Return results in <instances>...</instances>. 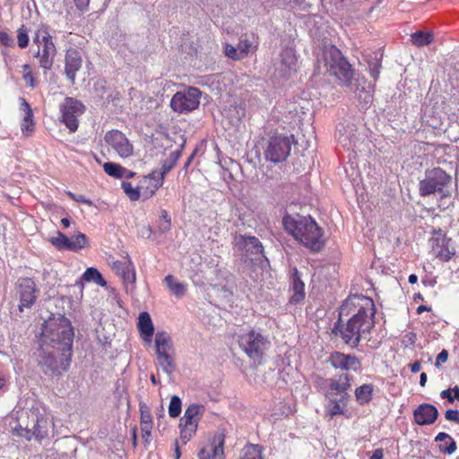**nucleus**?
<instances>
[{
    "instance_id": "f257e3e1",
    "label": "nucleus",
    "mask_w": 459,
    "mask_h": 459,
    "mask_svg": "<svg viewBox=\"0 0 459 459\" xmlns=\"http://www.w3.org/2000/svg\"><path fill=\"white\" fill-rule=\"evenodd\" d=\"M375 314L376 307L372 299L363 295L351 296L342 302L339 319L332 332L344 343L355 348L361 338L373 329Z\"/></svg>"
},
{
    "instance_id": "f03ea898",
    "label": "nucleus",
    "mask_w": 459,
    "mask_h": 459,
    "mask_svg": "<svg viewBox=\"0 0 459 459\" xmlns=\"http://www.w3.org/2000/svg\"><path fill=\"white\" fill-rule=\"evenodd\" d=\"M323 60L326 71L335 76L343 86L355 92L359 98H362L361 93H364L363 100L366 104L372 100L370 83L359 75L354 76L351 65L336 47L325 46L323 50Z\"/></svg>"
},
{
    "instance_id": "7ed1b4c3",
    "label": "nucleus",
    "mask_w": 459,
    "mask_h": 459,
    "mask_svg": "<svg viewBox=\"0 0 459 459\" xmlns=\"http://www.w3.org/2000/svg\"><path fill=\"white\" fill-rule=\"evenodd\" d=\"M282 222L285 230L305 247L316 252L324 247L323 230L311 216L287 215Z\"/></svg>"
},
{
    "instance_id": "20e7f679",
    "label": "nucleus",
    "mask_w": 459,
    "mask_h": 459,
    "mask_svg": "<svg viewBox=\"0 0 459 459\" xmlns=\"http://www.w3.org/2000/svg\"><path fill=\"white\" fill-rule=\"evenodd\" d=\"M238 342L241 351L256 365L262 364L266 352L271 348L269 336L259 329L242 333Z\"/></svg>"
},
{
    "instance_id": "39448f33",
    "label": "nucleus",
    "mask_w": 459,
    "mask_h": 459,
    "mask_svg": "<svg viewBox=\"0 0 459 459\" xmlns=\"http://www.w3.org/2000/svg\"><path fill=\"white\" fill-rule=\"evenodd\" d=\"M27 414V420L19 423L13 428V434L22 437L26 440L32 437L40 441L48 437L51 422L48 417L41 414L37 409L30 410Z\"/></svg>"
},
{
    "instance_id": "423d86ee",
    "label": "nucleus",
    "mask_w": 459,
    "mask_h": 459,
    "mask_svg": "<svg viewBox=\"0 0 459 459\" xmlns=\"http://www.w3.org/2000/svg\"><path fill=\"white\" fill-rule=\"evenodd\" d=\"M451 176L440 168H434L426 170L424 178L419 183V192L421 196L439 194L443 199L451 195Z\"/></svg>"
},
{
    "instance_id": "0eeeda50",
    "label": "nucleus",
    "mask_w": 459,
    "mask_h": 459,
    "mask_svg": "<svg viewBox=\"0 0 459 459\" xmlns=\"http://www.w3.org/2000/svg\"><path fill=\"white\" fill-rule=\"evenodd\" d=\"M33 43L38 47L34 56L46 74L51 70L56 55V48L49 33L48 26L42 24L38 28L33 37Z\"/></svg>"
},
{
    "instance_id": "6e6552de",
    "label": "nucleus",
    "mask_w": 459,
    "mask_h": 459,
    "mask_svg": "<svg viewBox=\"0 0 459 459\" xmlns=\"http://www.w3.org/2000/svg\"><path fill=\"white\" fill-rule=\"evenodd\" d=\"M57 325H49L48 338L54 343V349L57 352H62L61 356H65L67 353V357H71L74 340L73 327L70 321L65 316L59 317Z\"/></svg>"
},
{
    "instance_id": "1a4fd4ad",
    "label": "nucleus",
    "mask_w": 459,
    "mask_h": 459,
    "mask_svg": "<svg viewBox=\"0 0 459 459\" xmlns=\"http://www.w3.org/2000/svg\"><path fill=\"white\" fill-rule=\"evenodd\" d=\"M157 363L162 371L171 375L176 368L175 352L170 335L166 332H158L155 335Z\"/></svg>"
},
{
    "instance_id": "9d476101",
    "label": "nucleus",
    "mask_w": 459,
    "mask_h": 459,
    "mask_svg": "<svg viewBox=\"0 0 459 459\" xmlns=\"http://www.w3.org/2000/svg\"><path fill=\"white\" fill-rule=\"evenodd\" d=\"M205 411V407L199 403H191L186 409L180 419V440L186 444L195 434L201 418Z\"/></svg>"
},
{
    "instance_id": "9b49d317",
    "label": "nucleus",
    "mask_w": 459,
    "mask_h": 459,
    "mask_svg": "<svg viewBox=\"0 0 459 459\" xmlns=\"http://www.w3.org/2000/svg\"><path fill=\"white\" fill-rule=\"evenodd\" d=\"M291 138L284 134L272 135L264 149V157L274 163L284 161L290 153Z\"/></svg>"
},
{
    "instance_id": "f8f14e48",
    "label": "nucleus",
    "mask_w": 459,
    "mask_h": 459,
    "mask_svg": "<svg viewBox=\"0 0 459 459\" xmlns=\"http://www.w3.org/2000/svg\"><path fill=\"white\" fill-rule=\"evenodd\" d=\"M201 91L195 87H187L175 93L170 100L171 108L179 114L196 109L200 104Z\"/></svg>"
},
{
    "instance_id": "ddd939ff",
    "label": "nucleus",
    "mask_w": 459,
    "mask_h": 459,
    "mask_svg": "<svg viewBox=\"0 0 459 459\" xmlns=\"http://www.w3.org/2000/svg\"><path fill=\"white\" fill-rule=\"evenodd\" d=\"M235 247L240 253L241 259L245 264L257 260L264 253V247L255 237L238 235L234 239Z\"/></svg>"
},
{
    "instance_id": "4468645a",
    "label": "nucleus",
    "mask_w": 459,
    "mask_h": 459,
    "mask_svg": "<svg viewBox=\"0 0 459 459\" xmlns=\"http://www.w3.org/2000/svg\"><path fill=\"white\" fill-rule=\"evenodd\" d=\"M84 110L85 107L81 101L67 97L60 105L61 121L71 132H75L78 128V117Z\"/></svg>"
},
{
    "instance_id": "2eb2a0df",
    "label": "nucleus",
    "mask_w": 459,
    "mask_h": 459,
    "mask_svg": "<svg viewBox=\"0 0 459 459\" xmlns=\"http://www.w3.org/2000/svg\"><path fill=\"white\" fill-rule=\"evenodd\" d=\"M16 295L19 297L18 308L21 312L24 308H30L37 299L35 282L30 278L20 279L16 284Z\"/></svg>"
},
{
    "instance_id": "dca6fc26",
    "label": "nucleus",
    "mask_w": 459,
    "mask_h": 459,
    "mask_svg": "<svg viewBox=\"0 0 459 459\" xmlns=\"http://www.w3.org/2000/svg\"><path fill=\"white\" fill-rule=\"evenodd\" d=\"M104 140L121 158H127L133 154V144L122 132L108 131Z\"/></svg>"
},
{
    "instance_id": "f3484780",
    "label": "nucleus",
    "mask_w": 459,
    "mask_h": 459,
    "mask_svg": "<svg viewBox=\"0 0 459 459\" xmlns=\"http://www.w3.org/2000/svg\"><path fill=\"white\" fill-rule=\"evenodd\" d=\"M70 360L71 357H67V354L57 359L54 353L43 352L39 364L46 374L50 373L57 376L61 374V370L65 371L68 368Z\"/></svg>"
},
{
    "instance_id": "a211bd4d",
    "label": "nucleus",
    "mask_w": 459,
    "mask_h": 459,
    "mask_svg": "<svg viewBox=\"0 0 459 459\" xmlns=\"http://www.w3.org/2000/svg\"><path fill=\"white\" fill-rule=\"evenodd\" d=\"M297 58L293 49L286 48L281 51L279 60L274 64V75L280 78L290 76L296 70Z\"/></svg>"
},
{
    "instance_id": "6ab92c4d",
    "label": "nucleus",
    "mask_w": 459,
    "mask_h": 459,
    "mask_svg": "<svg viewBox=\"0 0 459 459\" xmlns=\"http://www.w3.org/2000/svg\"><path fill=\"white\" fill-rule=\"evenodd\" d=\"M82 65V56L79 50L70 48L65 56V74L72 84L75 82L76 73Z\"/></svg>"
},
{
    "instance_id": "aec40b11",
    "label": "nucleus",
    "mask_w": 459,
    "mask_h": 459,
    "mask_svg": "<svg viewBox=\"0 0 459 459\" xmlns=\"http://www.w3.org/2000/svg\"><path fill=\"white\" fill-rule=\"evenodd\" d=\"M329 361L333 368L342 370H352L356 372L361 368V363L356 356L346 355L341 352L333 353L329 358Z\"/></svg>"
},
{
    "instance_id": "412c9836",
    "label": "nucleus",
    "mask_w": 459,
    "mask_h": 459,
    "mask_svg": "<svg viewBox=\"0 0 459 459\" xmlns=\"http://www.w3.org/2000/svg\"><path fill=\"white\" fill-rule=\"evenodd\" d=\"M413 416L418 425H430L437 419L438 411L432 404L423 403L415 409Z\"/></svg>"
},
{
    "instance_id": "4be33fe9",
    "label": "nucleus",
    "mask_w": 459,
    "mask_h": 459,
    "mask_svg": "<svg viewBox=\"0 0 459 459\" xmlns=\"http://www.w3.org/2000/svg\"><path fill=\"white\" fill-rule=\"evenodd\" d=\"M336 138L344 148L351 149L354 147L356 145L355 126L353 124L339 125Z\"/></svg>"
},
{
    "instance_id": "5701e85b",
    "label": "nucleus",
    "mask_w": 459,
    "mask_h": 459,
    "mask_svg": "<svg viewBox=\"0 0 459 459\" xmlns=\"http://www.w3.org/2000/svg\"><path fill=\"white\" fill-rule=\"evenodd\" d=\"M173 163L166 160L160 171H153L147 176L145 179L146 183L152 182V180L154 181L152 186V195H154L155 192L162 186L164 176L173 168Z\"/></svg>"
},
{
    "instance_id": "b1692460",
    "label": "nucleus",
    "mask_w": 459,
    "mask_h": 459,
    "mask_svg": "<svg viewBox=\"0 0 459 459\" xmlns=\"http://www.w3.org/2000/svg\"><path fill=\"white\" fill-rule=\"evenodd\" d=\"M138 329L143 339L150 342L154 333V327L148 312L140 313L138 316Z\"/></svg>"
},
{
    "instance_id": "393cba45",
    "label": "nucleus",
    "mask_w": 459,
    "mask_h": 459,
    "mask_svg": "<svg viewBox=\"0 0 459 459\" xmlns=\"http://www.w3.org/2000/svg\"><path fill=\"white\" fill-rule=\"evenodd\" d=\"M350 381L351 378L348 374H342L337 378L331 379L329 385V395L333 396L334 394H337L342 396V394H348L346 390L351 386Z\"/></svg>"
},
{
    "instance_id": "a878e982",
    "label": "nucleus",
    "mask_w": 459,
    "mask_h": 459,
    "mask_svg": "<svg viewBox=\"0 0 459 459\" xmlns=\"http://www.w3.org/2000/svg\"><path fill=\"white\" fill-rule=\"evenodd\" d=\"M82 281H93L97 283L100 286H105L107 284L106 281L103 279L100 273L93 267L88 268L82 274L81 280L77 281L74 284L75 287H78L80 289V291L82 292L83 288Z\"/></svg>"
},
{
    "instance_id": "bb28decb",
    "label": "nucleus",
    "mask_w": 459,
    "mask_h": 459,
    "mask_svg": "<svg viewBox=\"0 0 459 459\" xmlns=\"http://www.w3.org/2000/svg\"><path fill=\"white\" fill-rule=\"evenodd\" d=\"M348 394H342L338 398L330 397L329 403L326 405V412L331 416L342 415L347 406Z\"/></svg>"
},
{
    "instance_id": "cd10ccee",
    "label": "nucleus",
    "mask_w": 459,
    "mask_h": 459,
    "mask_svg": "<svg viewBox=\"0 0 459 459\" xmlns=\"http://www.w3.org/2000/svg\"><path fill=\"white\" fill-rule=\"evenodd\" d=\"M435 441L439 443L438 448L443 454L452 455L456 450V443L445 432L438 433Z\"/></svg>"
},
{
    "instance_id": "c85d7f7f",
    "label": "nucleus",
    "mask_w": 459,
    "mask_h": 459,
    "mask_svg": "<svg viewBox=\"0 0 459 459\" xmlns=\"http://www.w3.org/2000/svg\"><path fill=\"white\" fill-rule=\"evenodd\" d=\"M292 290L294 291V294L291 297L292 302H299L304 299L305 285L300 279L299 273L297 270H295L292 275Z\"/></svg>"
},
{
    "instance_id": "c756f323",
    "label": "nucleus",
    "mask_w": 459,
    "mask_h": 459,
    "mask_svg": "<svg viewBox=\"0 0 459 459\" xmlns=\"http://www.w3.org/2000/svg\"><path fill=\"white\" fill-rule=\"evenodd\" d=\"M68 241V250L73 252H78L86 247L89 244V239L86 235L79 231L69 238Z\"/></svg>"
},
{
    "instance_id": "7c9ffc66",
    "label": "nucleus",
    "mask_w": 459,
    "mask_h": 459,
    "mask_svg": "<svg viewBox=\"0 0 459 459\" xmlns=\"http://www.w3.org/2000/svg\"><path fill=\"white\" fill-rule=\"evenodd\" d=\"M164 282L177 298H182L185 295L186 286L178 281L173 275H167L164 279Z\"/></svg>"
},
{
    "instance_id": "2f4dec72",
    "label": "nucleus",
    "mask_w": 459,
    "mask_h": 459,
    "mask_svg": "<svg viewBox=\"0 0 459 459\" xmlns=\"http://www.w3.org/2000/svg\"><path fill=\"white\" fill-rule=\"evenodd\" d=\"M373 385L371 384H364L355 390V396L360 404L368 403L372 399Z\"/></svg>"
},
{
    "instance_id": "473e14b6",
    "label": "nucleus",
    "mask_w": 459,
    "mask_h": 459,
    "mask_svg": "<svg viewBox=\"0 0 459 459\" xmlns=\"http://www.w3.org/2000/svg\"><path fill=\"white\" fill-rule=\"evenodd\" d=\"M211 451L202 449L199 453L200 459H222L223 455V439L219 438L218 445L214 446Z\"/></svg>"
},
{
    "instance_id": "72a5a7b5",
    "label": "nucleus",
    "mask_w": 459,
    "mask_h": 459,
    "mask_svg": "<svg viewBox=\"0 0 459 459\" xmlns=\"http://www.w3.org/2000/svg\"><path fill=\"white\" fill-rule=\"evenodd\" d=\"M262 450L259 445H247L242 449L241 459H263Z\"/></svg>"
},
{
    "instance_id": "f704fd0d",
    "label": "nucleus",
    "mask_w": 459,
    "mask_h": 459,
    "mask_svg": "<svg viewBox=\"0 0 459 459\" xmlns=\"http://www.w3.org/2000/svg\"><path fill=\"white\" fill-rule=\"evenodd\" d=\"M432 40L433 35L429 32L419 30L411 35V41L417 47L428 46Z\"/></svg>"
},
{
    "instance_id": "c9c22d12",
    "label": "nucleus",
    "mask_w": 459,
    "mask_h": 459,
    "mask_svg": "<svg viewBox=\"0 0 459 459\" xmlns=\"http://www.w3.org/2000/svg\"><path fill=\"white\" fill-rule=\"evenodd\" d=\"M104 171L111 177L117 178H123V173H125V168L120 166L119 164H116L113 162H106L103 165Z\"/></svg>"
},
{
    "instance_id": "e433bc0d",
    "label": "nucleus",
    "mask_w": 459,
    "mask_h": 459,
    "mask_svg": "<svg viewBox=\"0 0 459 459\" xmlns=\"http://www.w3.org/2000/svg\"><path fill=\"white\" fill-rule=\"evenodd\" d=\"M22 108L25 112L23 122L22 123V130H30V126H32V111L28 102L22 99Z\"/></svg>"
},
{
    "instance_id": "4c0bfd02",
    "label": "nucleus",
    "mask_w": 459,
    "mask_h": 459,
    "mask_svg": "<svg viewBox=\"0 0 459 459\" xmlns=\"http://www.w3.org/2000/svg\"><path fill=\"white\" fill-rule=\"evenodd\" d=\"M68 240L69 238L60 231H57L56 235L50 238L51 244L58 250H68Z\"/></svg>"
},
{
    "instance_id": "58836bf2",
    "label": "nucleus",
    "mask_w": 459,
    "mask_h": 459,
    "mask_svg": "<svg viewBox=\"0 0 459 459\" xmlns=\"http://www.w3.org/2000/svg\"><path fill=\"white\" fill-rule=\"evenodd\" d=\"M182 403L178 395H173L169 405V414L171 418H177L181 413Z\"/></svg>"
},
{
    "instance_id": "ea45409f",
    "label": "nucleus",
    "mask_w": 459,
    "mask_h": 459,
    "mask_svg": "<svg viewBox=\"0 0 459 459\" xmlns=\"http://www.w3.org/2000/svg\"><path fill=\"white\" fill-rule=\"evenodd\" d=\"M133 265V263L128 255H126L124 261H115L112 264V269L118 274L122 275L126 273L127 269Z\"/></svg>"
},
{
    "instance_id": "a19ab883",
    "label": "nucleus",
    "mask_w": 459,
    "mask_h": 459,
    "mask_svg": "<svg viewBox=\"0 0 459 459\" xmlns=\"http://www.w3.org/2000/svg\"><path fill=\"white\" fill-rule=\"evenodd\" d=\"M121 187L131 201H136L140 198L138 188H134L130 182H122Z\"/></svg>"
},
{
    "instance_id": "79ce46f5",
    "label": "nucleus",
    "mask_w": 459,
    "mask_h": 459,
    "mask_svg": "<svg viewBox=\"0 0 459 459\" xmlns=\"http://www.w3.org/2000/svg\"><path fill=\"white\" fill-rule=\"evenodd\" d=\"M17 43L21 48H25L29 44L28 30L24 25L17 30Z\"/></svg>"
},
{
    "instance_id": "37998d69",
    "label": "nucleus",
    "mask_w": 459,
    "mask_h": 459,
    "mask_svg": "<svg viewBox=\"0 0 459 459\" xmlns=\"http://www.w3.org/2000/svg\"><path fill=\"white\" fill-rule=\"evenodd\" d=\"M237 47L241 58H244L250 52L252 42L247 39H240Z\"/></svg>"
},
{
    "instance_id": "c03bdc74",
    "label": "nucleus",
    "mask_w": 459,
    "mask_h": 459,
    "mask_svg": "<svg viewBox=\"0 0 459 459\" xmlns=\"http://www.w3.org/2000/svg\"><path fill=\"white\" fill-rule=\"evenodd\" d=\"M225 55L233 59V60H240L242 59L239 52L238 51V47H234L231 44L225 43L223 46Z\"/></svg>"
},
{
    "instance_id": "a18cd8bd",
    "label": "nucleus",
    "mask_w": 459,
    "mask_h": 459,
    "mask_svg": "<svg viewBox=\"0 0 459 459\" xmlns=\"http://www.w3.org/2000/svg\"><path fill=\"white\" fill-rule=\"evenodd\" d=\"M121 277L125 283H130L132 287H134L136 280L134 264L130 267V269H127L126 273L121 275Z\"/></svg>"
},
{
    "instance_id": "49530a36",
    "label": "nucleus",
    "mask_w": 459,
    "mask_h": 459,
    "mask_svg": "<svg viewBox=\"0 0 459 459\" xmlns=\"http://www.w3.org/2000/svg\"><path fill=\"white\" fill-rule=\"evenodd\" d=\"M141 423H152V418L149 407L144 403H140Z\"/></svg>"
},
{
    "instance_id": "de8ad7c7",
    "label": "nucleus",
    "mask_w": 459,
    "mask_h": 459,
    "mask_svg": "<svg viewBox=\"0 0 459 459\" xmlns=\"http://www.w3.org/2000/svg\"><path fill=\"white\" fill-rule=\"evenodd\" d=\"M0 43L5 47L13 46V39L4 30H0Z\"/></svg>"
},
{
    "instance_id": "09e8293b",
    "label": "nucleus",
    "mask_w": 459,
    "mask_h": 459,
    "mask_svg": "<svg viewBox=\"0 0 459 459\" xmlns=\"http://www.w3.org/2000/svg\"><path fill=\"white\" fill-rule=\"evenodd\" d=\"M445 417L447 420L459 423V411L457 410H447Z\"/></svg>"
},
{
    "instance_id": "8fccbe9b",
    "label": "nucleus",
    "mask_w": 459,
    "mask_h": 459,
    "mask_svg": "<svg viewBox=\"0 0 459 459\" xmlns=\"http://www.w3.org/2000/svg\"><path fill=\"white\" fill-rule=\"evenodd\" d=\"M22 78L25 83L28 84L30 88L34 89L37 86L36 81L31 72L24 73Z\"/></svg>"
},
{
    "instance_id": "3c124183",
    "label": "nucleus",
    "mask_w": 459,
    "mask_h": 459,
    "mask_svg": "<svg viewBox=\"0 0 459 459\" xmlns=\"http://www.w3.org/2000/svg\"><path fill=\"white\" fill-rule=\"evenodd\" d=\"M448 359V351L442 350V351L437 356L435 366L439 367L441 364L446 362Z\"/></svg>"
},
{
    "instance_id": "603ef678",
    "label": "nucleus",
    "mask_w": 459,
    "mask_h": 459,
    "mask_svg": "<svg viewBox=\"0 0 459 459\" xmlns=\"http://www.w3.org/2000/svg\"><path fill=\"white\" fill-rule=\"evenodd\" d=\"M159 230L161 233H165L170 230L171 220H159Z\"/></svg>"
},
{
    "instance_id": "864d4df0",
    "label": "nucleus",
    "mask_w": 459,
    "mask_h": 459,
    "mask_svg": "<svg viewBox=\"0 0 459 459\" xmlns=\"http://www.w3.org/2000/svg\"><path fill=\"white\" fill-rule=\"evenodd\" d=\"M451 391H452L451 389L443 390L440 393V396H441V398L446 399L449 403H453L455 402V398H454V396H452Z\"/></svg>"
},
{
    "instance_id": "5fc2aeb1",
    "label": "nucleus",
    "mask_w": 459,
    "mask_h": 459,
    "mask_svg": "<svg viewBox=\"0 0 459 459\" xmlns=\"http://www.w3.org/2000/svg\"><path fill=\"white\" fill-rule=\"evenodd\" d=\"M69 195L73 197L74 200H75L78 203H82V204H86L88 205H92V202L90 199L85 198L83 195L75 196L74 195H73L71 193Z\"/></svg>"
},
{
    "instance_id": "6e6d98bb",
    "label": "nucleus",
    "mask_w": 459,
    "mask_h": 459,
    "mask_svg": "<svg viewBox=\"0 0 459 459\" xmlns=\"http://www.w3.org/2000/svg\"><path fill=\"white\" fill-rule=\"evenodd\" d=\"M152 233V230L151 229V227L147 226V227H143L141 230H140V235L143 237V238H149L151 237Z\"/></svg>"
},
{
    "instance_id": "4d7b16f0",
    "label": "nucleus",
    "mask_w": 459,
    "mask_h": 459,
    "mask_svg": "<svg viewBox=\"0 0 459 459\" xmlns=\"http://www.w3.org/2000/svg\"><path fill=\"white\" fill-rule=\"evenodd\" d=\"M74 2L77 8L84 10L88 6L90 0H74Z\"/></svg>"
},
{
    "instance_id": "13d9d810",
    "label": "nucleus",
    "mask_w": 459,
    "mask_h": 459,
    "mask_svg": "<svg viewBox=\"0 0 459 459\" xmlns=\"http://www.w3.org/2000/svg\"><path fill=\"white\" fill-rule=\"evenodd\" d=\"M146 178H147V177H145V178H143V180L141 182V184H142V185H141V187H142V188L146 187V188L149 190L148 195L152 196V195L151 194V191H152V184H153V182H154V181L152 180V182H149V183L147 182V183H146V182H145Z\"/></svg>"
},
{
    "instance_id": "bf43d9fd",
    "label": "nucleus",
    "mask_w": 459,
    "mask_h": 459,
    "mask_svg": "<svg viewBox=\"0 0 459 459\" xmlns=\"http://www.w3.org/2000/svg\"><path fill=\"white\" fill-rule=\"evenodd\" d=\"M410 367H411V371L412 373H417L421 369V363H420V361L417 360L414 363H412Z\"/></svg>"
},
{
    "instance_id": "052dcab7",
    "label": "nucleus",
    "mask_w": 459,
    "mask_h": 459,
    "mask_svg": "<svg viewBox=\"0 0 459 459\" xmlns=\"http://www.w3.org/2000/svg\"><path fill=\"white\" fill-rule=\"evenodd\" d=\"M178 158H179V152L176 151V152H172L170 153L169 158L167 160H169V162H171L175 165V163L177 162Z\"/></svg>"
},
{
    "instance_id": "680f3d73",
    "label": "nucleus",
    "mask_w": 459,
    "mask_h": 459,
    "mask_svg": "<svg viewBox=\"0 0 459 459\" xmlns=\"http://www.w3.org/2000/svg\"><path fill=\"white\" fill-rule=\"evenodd\" d=\"M142 432H152V423H141Z\"/></svg>"
},
{
    "instance_id": "e2e57ef3",
    "label": "nucleus",
    "mask_w": 459,
    "mask_h": 459,
    "mask_svg": "<svg viewBox=\"0 0 459 459\" xmlns=\"http://www.w3.org/2000/svg\"><path fill=\"white\" fill-rule=\"evenodd\" d=\"M383 458V450L376 449L371 455L370 459H382Z\"/></svg>"
},
{
    "instance_id": "0e129e2a",
    "label": "nucleus",
    "mask_w": 459,
    "mask_h": 459,
    "mask_svg": "<svg viewBox=\"0 0 459 459\" xmlns=\"http://www.w3.org/2000/svg\"><path fill=\"white\" fill-rule=\"evenodd\" d=\"M180 455H181V453L179 450L178 442V440H176L175 441V459H179Z\"/></svg>"
},
{
    "instance_id": "69168bd1",
    "label": "nucleus",
    "mask_w": 459,
    "mask_h": 459,
    "mask_svg": "<svg viewBox=\"0 0 459 459\" xmlns=\"http://www.w3.org/2000/svg\"><path fill=\"white\" fill-rule=\"evenodd\" d=\"M426 382H427V374L426 373H421L420 377V386H425Z\"/></svg>"
},
{
    "instance_id": "338daca9",
    "label": "nucleus",
    "mask_w": 459,
    "mask_h": 459,
    "mask_svg": "<svg viewBox=\"0 0 459 459\" xmlns=\"http://www.w3.org/2000/svg\"><path fill=\"white\" fill-rule=\"evenodd\" d=\"M134 172L130 171L125 168V173H123V178H131L134 176Z\"/></svg>"
},
{
    "instance_id": "774afa93",
    "label": "nucleus",
    "mask_w": 459,
    "mask_h": 459,
    "mask_svg": "<svg viewBox=\"0 0 459 459\" xmlns=\"http://www.w3.org/2000/svg\"><path fill=\"white\" fill-rule=\"evenodd\" d=\"M451 390L454 392V398H455V400L459 401V386L455 385Z\"/></svg>"
}]
</instances>
